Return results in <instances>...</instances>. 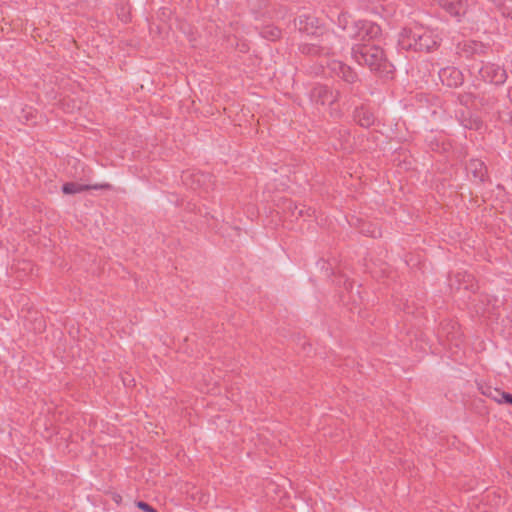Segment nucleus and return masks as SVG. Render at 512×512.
<instances>
[{"mask_svg":"<svg viewBox=\"0 0 512 512\" xmlns=\"http://www.w3.org/2000/svg\"><path fill=\"white\" fill-rule=\"evenodd\" d=\"M508 97L510 99V102L512 103V87H510L508 90Z\"/></svg>","mask_w":512,"mask_h":512,"instance_id":"4be33fe9","label":"nucleus"},{"mask_svg":"<svg viewBox=\"0 0 512 512\" xmlns=\"http://www.w3.org/2000/svg\"><path fill=\"white\" fill-rule=\"evenodd\" d=\"M439 6L454 17H460L466 13V2L464 0H434Z\"/></svg>","mask_w":512,"mask_h":512,"instance_id":"9d476101","label":"nucleus"},{"mask_svg":"<svg viewBox=\"0 0 512 512\" xmlns=\"http://www.w3.org/2000/svg\"><path fill=\"white\" fill-rule=\"evenodd\" d=\"M114 500H115V502H116V503H120V501H121V496H120V495H115V496H114Z\"/></svg>","mask_w":512,"mask_h":512,"instance_id":"5701e85b","label":"nucleus"},{"mask_svg":"<svg viewBox=\"0 0 512 512\" xmlns=\"http://www.w3.org/2000/svg\"><path fill=\"white\" fill-rule=\"evenodd\" d=\"M288 208L291 210L292 216H295L296 218L304 216L303 207H299L297 205H292V203H289Z\"/></svg>","mask_w":512,"mask_h":512,"instance_id":"a211bd4d","label":"nucleus"},{"mask_svg":"<svg viewBox=\"0 0 512 512\" xmlns=\"http://www.w3.org/2000/svg\"><path fill=\"white\" fill-rule=\"evenodd\" d=\"M367 233L370 234L371 237H377L380 235V232L379 231H376V230H373V231H366Z\"/></svg>","mask_w":512,"mask_h":512,"instance_id":"aec40b11","label":"nucleus"},{"mask_svg":"<svg viewBox=\"0 0 512 512\" xmlns=\"http://www.w3.org/2000/svg\"><path fill=\"white\" fill-rule=\"evenodd\" d=\"M479 75L484 81L495 85L503 84L507 79L506 70L494 63H486L481 66Z\"/></svg>","mask_w":512,"mask_h":512,"instance_id":"39448f33","label":"nucleus"},{"mask_svg":"<svg viewBox=\"0 0 512 512\" xmlns=\"http://www.w3.org/2000/svg\"><path fill=\"white\" fill-rule=\"evenodd\" d=\"M495 392H496L498 395H500V396H501V398H500V399H498V398H496V397L494 396V399H495L497 402L501 403L502 401H504V402L509 403V404H511V405H512V394L507 393V392H501V391H499V390H495Z\"/></svg>","mask_w":512,"mask_h":512,"instance_id":"f3484780","label":"nucleus"},{"mask_svg":"<svg viewBox=\"0 0 512 512\" xmlns=\"http://www.w3.org/2000/svg\"><path fill=\"white\" fill-rule=\"evenodd\" d=\"M462 51L466 54L467 57L473 56L474 54H478L483 51L484 46L476 41H465L462 44Z\"/></svg>","mask_w":512,"mask_h":512,"instance_id":"2eb2a0df","label":"nucleus"},{"mask_svg":"<svg viewBox=\"0 0 512 512\" xmlns=\"http://www.w3.org/2000/svg\"><path fill=\"white\" fill-rule=\"evenodd\" d=\"M326 65L330 73L346 83L353 84L359 80L357 73L342 61L332 59L327 61Z\"/></svg>","mask_w":512,"mask_h":512,"instance_id":"423d86ee","label":"nucleus"},{"mask_svg":"<svg viewBox=\"0 0 512 512\" xmlns=\"http://www.w3.org/2000/svg\"><path fill=\"white\" fill-rule=\"evenodd\" d=\"M346 46L347 44L342 37L334 32L327 31L321 35L317 42L301 44L299 50L302 54L309 56L335 55L344 51Z\"/></svg>","mask_w":512,"mask_h":512,"instance_id":"7ed1b4c3","label":"nucleus"},{"mask_svg":"<svg viewBox=\"0 0 512 512\" xmlns=\"http://www.w3.org/2000/svg\"><path fill=\"white\" fill-rule=\"evenodd\" d=\"M110 188H111V185L108 183L94 184V185H83V184H79V183H75V182H68L62 186V191L65 194H76V193H80V192H83V191H86L89 189L100 190V189H110Z\"/></svg>","mask_w":512,"mask_h":512,"instance_id":"9b49d317","label":"nucleus"},{"mask_svg":"<svg viewBox=\"0 0 512 512\" xmlns=\"http://www.w3.org/2000/svg\"><path fill=\"white\" fill-rule=\"evenodd\" d=\"M137 507L143 510L144 512H157L153 507L143 501H139L136 503Z\"/></svg>","mask_w":512,"mask_h":512,"instance_id":"6ab92c4d","label":"nucleus"},{"mask_svg":"<svg viewBox=\"0 0 512 512\" xmlns=\"http://www.w3.org/2000/svg\"><path fill=\"white\" fill-rule=\"evenodd\" d=\"M469 174L477 182H482L486 176L487 169L483 161L479 159H471L466 167Z\"/></svg>","mask_w":512,"mask_h":512,"instance_id":"f8f14e48","label":"nucleus"},{"mask_svg":"<svg viewBox=\"0 0 512 512\" xmlns=\"http://www.w3.org/2000/svg\"><path fill=\"white\" fill-rule=\"evenodd\" d=\"M297 26L300 32L319 38H321V35L326 32L320 25L319 20L312 15L299 16Z\"/></svg>","mask_w":512,"mask_h":512,"instance_id":"6e6552de","label":"nucleus"},{"mask_svg":"<svg viewBox=\"0 0 512 512\" xmlns=\"http://www.w3.org/2000/svg\"><path fill=\"white\" fill-rule=\"evenodd\" d=\"M194 177H196V178H197V179H196L197 183H200V179H201V178H204V177H205V175H204V174H197V175H194Z\"/></svg>","mask_w":512,"mask_h":512,"instance_id":"412c9836","label":"nucleus"},{"mask_svg":"<svg viewBox=\"0 0 512 512\" xmlns=\"http://www.w3.org/2000/svg\"><path fill=\"white\" fill-rule=\"evenodd\" d=\"M262 34H263V37H265L271 41H274L280 37L281 31L276 27H266V28H264Z\"/></svg>","mask_w":512,"mask_h":512,"instance_id":"dca6fc26","label":"nucleus"},{"mask_svg":"<svg viewBox=\"0 0 512 512\" xmlns=\"http://www.w3.org/2000/svg\"><path fill=\"white\" fill-rule=\"evenodd\" d=\"M401 43L408 49L429 52L438 45L439 37L433 30L427 27L414 25L403 30Z\"/></svg>","mask_w":512,"mask_h":512,"instance_id":"f03ea898","label":"nucleus"},{"mask_svg":"<svg viewBox=\"0 0 512 512\" xmlns=\"http://www.w3.org/2000/svg\"><path fill=\"white\" fill-rule=\"evenodd\" d=\"M311 100L320 105H332L340 97L339 90H333L326 85H317L311 90Z\"/></svg>","mask_w":512,"mask_h":512,"instance_id":"0eeeda50","label":"nucleus"},{"mask_svg":"<svg viewBox=\"0 0 512 512\" xmlns=\"http://www.w3.org/2000/svg\"><path fill=\"white\" fill-rule=\"evenodd\" d=\"M441 82L448 87H458L463 83L462 72L455 67H445L439 71Z\"/></svg>","mask_w":512,"mask_h":512,"instance_id":"1a4fd4ad","label":"nucleus"},{"mask_svg":"<svg viewBox=\"0 0 512 512\" xmlns=\"http://www.w3.org/2000/svg\"><path fill=\"white\" fill-rule=\"evenodd\" d=\"M381 32L380 26L369 21H357L354 26L348 30V36L361 40L373 39Z\"/></svg>","mask_w":512,"mask_h":512,"instance_id":"20e7f679","label":"nucleus"},{"mask_svg":"<svg viewBox=\"0 0 512 512\" xmlns=\"http://www.w3.org/2000/svg\"><path fill=\"white\" fill-rule=\"evenodd\" d=\"M472 276L470 274H455L454 278L449 279V285L452 289L461 290L472 288Z\"/></svg>","mask_w":512,"mask_h":512,"instance_id":"ddd939ff","label":"nucleus"},{"mask_svg":"<svg viewBox=\"0 0 512 512\" xmlns=\"http://www.w3.org/2000/svg\"><path fill=\"white\" fill-rule=\"evenodd\" d=\"M354 118L362 127H370L375 121L373 113L365 108L357 109Z\"/></svg>","mask_w":512,"mask_h":512,"instance_id":"4468645a","label":"nucleus"},{"mask_svg":"<svg viewBox=\"0 0 512 512\" xmlns=\"http://www.w3.org/2000/svg\"><path fill=\"white\" fill-rule=\"evenodd\" d=\"M352 57L359 65L367 66L372 72L387 77L393 72L392 64L386 59L382 48L375 45H355Z\"/></svg>","mask_w":512,"mask_h":512,"instance_id":"f257e3e1","label":"nucleus"}]
</instances>
